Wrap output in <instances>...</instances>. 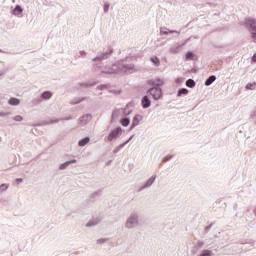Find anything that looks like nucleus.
Listing matches in <instances>:
<instances>
[{"label": "nucleus", "mask_w": 256, "mask_h": 256, "mask_svg": "<svg viewBox=\"0 0 256 256\" xmlns=\"http://www.w3.org/2000/svg\"><path fill=\"white\" fill-rule=\"evenodd\" d=\"M152 63H154L156 66H159L160 61L159 58L157 56H154L151 58Z\"/></svg>", "instance_id": "dca6fc26"}, {"label": "nucleus", "mask_w": 256, "mask_h": 256, "mask_svg": "<svg viewBox=\"0 0 256 256\" xmlns=\"http://www.w3.org/2000/svg\"><path fill=\"white\" fill-rule=\"evenodd\" d=\"M186 85H187L188 87H190V88L195 87V80H193V79H188V80L186 81Z\"/></svg>", "instance_id": "9b49d317"}, {"label": "nucleus", "mask_w": 256, "mask_h": 256, "mask_svg": "<svg viewBox=\"0 0 256 256\" xmlns=\"http://www.w3.org/2000/svg\"><path fill=\"white\" fill-rule=\"evenodd\" d=\"M255 87H256V83H249L246 85V89H248L249 91H253L255 90Z\"/></svg>", "instance_id": "f8f14e48"}, {"label": "nucleus", "mask_w": 256, "mask_h": 256, "mask_svg": "<svg viewBox=\"0 0 256 256\" xmlns=\"http://www.w3.org/2000/svg\"><path fill=\"white\" fill-rule=\"evenodd\" d=\"M142 107L144 109H147L148 107H151V100H149V98L147 96H144L142 98Z\"/></svg>", "instance_id": "20e7f679"}, {"label": "nucleus", "mask_w": 256, "mask_h": 256, "mask_svg": "<svg viewBox=\"0 0 256 256\" xmlns=\"http://www.w3.org/2000/svg\"><path fill=\"white\" fill-rule=\"evenodd\" d=\"M131 121L129 120V118H123L121 120V125H123V127H127L129 125Z\"/></svg>", "instance_id": "4468645a"}, {"label": "nucleus", "mask_w": 256, "mask_h": 256, "mask_svg": "<svg viewBox=\"0 0 256 256\" xmlns=\"http://www.w3.org/2000/svg\"><path fill=\"white\" fill-rule=\"evenodd\" d=\"M246 27L251 31L252 39L254 40V43H256V20L248 18L246 20Z\"/></svg>", "instance_id": "f257e3e1"}, {"label": "nucleus", "mask_w": 256, "mask_h": 256, "mask_svg": "<svg viewBox=\"0 0 256 256\" xmlns=\"http://www.w3.org/2000/svg\"><path fill=\"white\" fill-rule=\"evenodd\" d=\"M187 93H189V90L182 88L178 91V97H181V95H187Z\"/></svg>", "instance_id": "2eb2a0df"}, {"label": "nucleus", "mask_w": 256, "mask_h": 256, "mask_svg": "<svg viewBox=\"0 0 256 256\" xmlns=\"http://www.w3.org/2000/svg\"><path fill=\"white\" fill-rule=\"evenodd\" d=\"M13 13L15 15H21L23 13V8H21V6H16L15 9L13 10Z\"/></svg>", "instance_id": "6e6552de"}, {"label": "nucleus", "mask_w": 256, "mask_h": 256, "mask_svg": "<svg viewBox=\"0 0 256 256\" xmlns=\"http://www.w3.org/2000/svg\"><path fill=\"white\" fill-rule=\"evenodd\" d=\"M215 79H216L215 76H210V77L206 80L205 85H206L207 87H209V85H211V84L215 81Z\"/></svg>", "instance_id": "9d476101"}, {"label": "nucleus", "mask_w": 256, "mask_h": 256, "mask_svg": "<svg viewBox=\"0 0 256 256\" xmlns=\"http://www.w3.org/2000/svg\"><path fill=\"white\" fill-rule=\"evenodd\" d=\"M67 163H70L71 165L72 163H77V160H71V161H68Z\"/></svg>", "instance_id": "393cba45"}, {"label": "nucleus", "mask_w": 256, "mask_h": 256, "mask_svg": "<svg viewBox=\"0 0 256 256\" xmlns=\"http://www.w3.org/2000/svg\"><path fill=\"white\" fill-rule=\"evenodd\" d=\"M51 97H53V93L50 91H45L42 93V99H51Z\"/></svg>", "instance_id": "0eeeda50"}, {"label": "nucleus", "mask_w": 256, "mask_h": 256, "mask_svg": "<svg viewBox=\"0 0 256 256\" xmlns=\"http://www.w3.org/2000/svg\"><path fill=\"white\" fill-rule=\"evenodd\" d=\"M148 95H151V97H153V99H155V100L161 99V96H162L161 89L150 88L148 91Z\"/></svg>", "instance_id": "f03ea898"}, {"label": "nucleus", "mask_w": 256, "mask_h": 256, "mask_svg": "<svg viewBox=\"0 0 256 256\" xmlns=\"http://www.w3.org/2000/svg\"><path fill=\"white\" fill-rule=\"evenodd\" d=\"M104 11H105V13H107V11H109V4H106V5L104 6Z\"/></svg>", "instance_id": "4be33fe9"}, {"label": "nucleus", "mask_w": 256, "mask_h": 256, "mask_svg": "<svg viewBox=\"0 0 256 256\" xmlns=\"http://www.w3.org/2000/svg\"><path fill=\"white\" fill-rule=\"evenodd\" d=\"M89 141H91V140L89 139V137H86V138L80 140L79 143H78V145H79L80 147H85V145H87V144L89 143Z\"/></svg>", "instance_id": "423d86ee"}, {"label": "nucleus", "mask_w": 256, "mask_h": 256, "mask_svg": "<svg viewBox=\"0 0 256 256\" xmlns=\"http://www.w3.org/2000/svg\"><path fill=\"white\" fill-rule=\"evenodd\" d=\"M16 181H17V183H22V182H23V179L18 178Z\"/></svg>", "instance_id": "bb28decb"}, {"label": "nucleus", "mask_w": 256, "mask_h": 256, "mask_svg": "<svg viewBox=\"0 0 256 256\" xmlns=\"http://www.w3.org/2000/svg\"><path fill=\"white\" fill-rule=\"evenodd\" d=\"M139 121H141V116L140 115L135 116L133 120V127H135V125H139Z\"/></svg>", "instance_id": "ddd939ff"}, {"label": "nucleus", "mask_w": 256, "mask_h": 256, "mask_svg": "<svg viewBox=\"0 0 256 256\" xmlns=\"http://www.w3.org/2000/svg\"><path fill=\"white\" fill-rule=\"evenodd\" d=\"M97 243H105V239H99Z\"/></svg>", "instance_id": "b1692460"}, {"label": "nucleus", "mask_w": 256, "mask_h": 256, "mask_svg": "<svg viewBox=\"0 0 256 256\" xmlns=\"http://www.w3.org/2000/svg\"><path fill=\"white\" fill-rule=\"evenodd\" d=\"M154 85H156L157 87H161V85H163V80H157Z\"/></svg>", "instance_id": "aec40b11"}, {"label": "nucleus", "mask_w": 256, "mask_h": 256, "mask_svg": "<svg viewBox=\"0 0 256 256\" xmlns=\"http://www.w3.org/2000/svg\"><path fill=\"white\" fill-rule=\"evenodd\" d=\"M252 61H253L254 63H256V53L253 55Z\"/></svg>", "instance_id": "5701e85b"}, {"label": "nucleus", "mask_w": 256, "mask_h": 256, "mask_svg": "<svg viewBox=\"0 0 256 256\" xmlns=\"http://www.w3.org/2000/svg\"><path fill=\"white\" fill-rule=\"evenodd\" d=\"M134 223H137L136 217L130 218L126 223V226L128 227V229H131Z\"/></svg>", "instance_id": "39448f33"}, {"label": "nucleus", "mask_w": 256, "mask_h": 256, "mask_svg": "<svg viewBox=\"0 0 256 256\" xmlns=\"http://www.w3.org/2000/svg\"><path fill=\"white\" fill-rule=\"evenodd\" d=\"M19 103H21V101L17 98H10L9 99V105H19Z\"/></svg>", "instance_id": "1a4fd4ad"}, {"label": "nucleus", "mask_w": 256, "mask_h": 256, "mask_svg": "<svg viewBox=\"0 0 256 256\" xmlns=\"http://www.w3.org/2000/svg\"><path fill=\"white\" fill-rule=\"evenodd\" d=\"M69 165H71V162H65L60 165L59 169L60 170L66 169L67 167H69Z\"/></svg>", "instance_id": "f3484780"}, {"label": "nucleus", "mask_w": 256, "mask_h": 256, "mask_svg": "<svg viewBox=\"0 0 256 256\" xmlns=\"http://www.w3.org/2000/svg\"><path fill=\"white\" fill-rule=\"evenodd\" d=\"M194 57H195V56L193 55L192 52H187V53H186V59L193 60Z\"/></svg>", "instance_id": "6ab92c4d"}, {"label": "nucleus", "mask_w": 256, "mask_h": 256, "mask_svg": "<svg viewBox=\"0 0 256 256\" xmlns=\"http://www.w3.org/2000/svg\"><path fill=\"white\" fill-rule=\"evenodd\" d=\"M14 121H23V116H21V115L15 116Z\"/></svg>", "instance_id": "412c9836"}, {"label": "nucleus", "mask_w": 256, "mask_h": 256, "mask_svg": "<svg viewBox=\"0 0 256 256\" xmlns=\"http://www.w3.org/2000/svg\"><path fill=\"white\" fill-rule=\"evenodd\" d=\"M120 133H121V127H118L112 130L107 137V141H113V139H117Z\"/></svg>", "instance_id": "7ed1b4c3"}, {"label": "nucleus", "mask_w": 256, "mask_h": 256, "mask_svg": "<svg viewBox=\"0 0 256 256\" xmlns=\"http://www.w3.org/2000/svg\"><path fill=\"white\" fill-rule=\"evenodd\" d=\"M166 161H169V157H165V158L163 159V163H166Z\"/></svg>", "instance_id": "a878e982"}, {"label": "nucleus", "mask_w": 256, "mask_h": 256, "mask_svg": "<svg viewBox=\"0 0 256 256\" xmlns=\"http://www.w3.org/2000/svg\"><path fill=\"white\" fill-rule=\"evenodd\" d=\"M9 189V184H2L0 186V191H7Z\"/></svg>", "instance_id": "a211bd4d"}]
</instances>
